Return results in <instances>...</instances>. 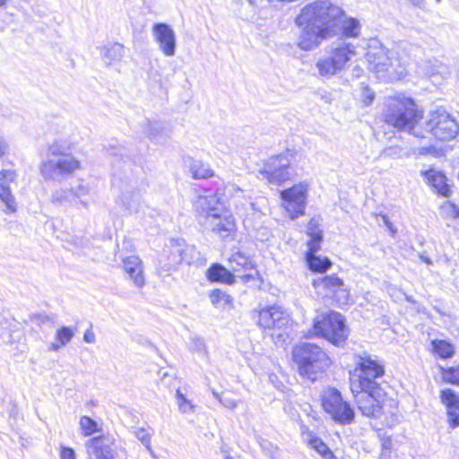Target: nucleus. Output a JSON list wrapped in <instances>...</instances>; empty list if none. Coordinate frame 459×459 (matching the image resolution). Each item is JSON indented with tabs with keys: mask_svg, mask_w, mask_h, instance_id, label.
I'll use <instances>...</instances> for the list:
<instances>
[{
	"mask_svg": "<svg viewBox=\"0 0 459 459\" xmlns=\"http://www.w3.org/2000/svg\"><path fill=\"white\" fill-rule=\"evenodd\" d=\"M385 122L400 130L408 131L418 138H424L425 133H431L437 139L447 141L455 138L459 126L444 108H437L429 114L423 130L419 122L422 119L414 101L410 98H393L388 100L385 112Z\"/></svg>",
	"mask_w": 459,
	"mask_h": 459,
	"instance_id": "nucleus-1",
	"label": "nucleus"
},
{
	"mask_svg": "<svg viewBox=\"0 0 459 459\" xmlns=\"http://www.w3.org/2000/svg\"><path fill=\"white\" fill-rule=\"evenodd\" d=\"M344 11L329 0H316L304 6L295 22L301 29L298 47L305 51L317 48L333 36Z\"/></svg>",
	"mask_w": 459,
	"mask_h": 459,
	"instance_id": "nucleus-2",
	"label": "nucleus"
},
{
	"mask_svg": "<svg viewBox=\"0 0 459 459\" xmlns=\"http://www.w3.org/2000/svg\"><path fill=\"white\" fill-rule=\"evenodd\" d=\"M368 68L381 79L402 78L406 74L408 57L401 53V48L391 50L383 46L370 47L366 53Z\"/></svg>",
	"mask_w": 459,
	"mask_h": 459,
	"instance_id": "nucleus-3",
	"label": "nucleus"
},
{
	"mask_svg": "<svg viewBox=\"0 0 459 459\" xmlns=\"http://www.w3.org/2000/svg\"><path fill=\"white\" fill-rule=\"evenodd\" d=\"M292 354L299 374L312 381L316 379L317 373H323L331 365V359L323 349L309 342L296 346Z\"/></svg>",
	"mask_w": 459,
	"mask_h": 459,
	"instance_id": "nucleus-4",
	"label": "nucleus"
},
{
	"mask_svg": "<svg viewBox=\"0 0 459 459\" xmlns=\"http://www.w3.org/2000/svg\"><path fill=\"white\" fill-rule=\"evenodd\" d=\"M355 55L356 47L350 42H342L331 48L327 55L319 57L316 62L318 75L329 79L341 74Z\"/></svg>",
	"mask_w": 459,
	"mask_h": 459,
	"instance_id": "nucleus-5",
	"label": "nucleus"
},
{
	"mask_svg": "<svg viewBox=\"0 0 459 459\" xmlns=\"http://www.w3.org/2000/svg\"><path fill=\"white\" fill-rule=\"evenodd\" d=\"M355 370L359 373L351 379V390L353 394L359 391H369L377 394V397L385 395V392L377 382L384 375L381 365L370 359H361Z\"/></svg>",
	"mask_w": 459,
	"mask_h": 459,
	"instance_id": "nucleus-6",
	"label": "nucleus"
},
{
	"mask_svg": "<svg viewBox=\"0 0 459 459\" xmlns=\"http://www.w3.org/2000/svg\"><path fill=\"white\" fill-rule=\"evenodd\" d=\"M316 335H321L335 346H342L349 336L345 318L338 312L330 311L316 317L314 321Z\"/></svg>",
	"mask_w": 459,
	"mask_h": 459,
	"instance_id": "nucleus-7",
	"label": "nucleus"
},
{
	"mask_svg": "<svg viewBox=\"0 0 459 459\" xmlns=\"http://www.w3.org/2000/svg\"><path fill=\"white\" fill-rule=\"evenodd\" d=\"M320 397L324 411L335 423L350 425L354 421V410L348 402L343 400L338 389L328 387L323 390Z\"/></svg>",
	"mask_w": 459,
	"mask_h": 459,
	"instance_id": "nucleus-8",
	"label": "nucleus"
},
{
	"mask_svg": "<svg viewBox=\"0 0 459 459\" xmlns=\"http://www.w3.org/2000/svg\"><path fill=\"white\" fill-rule=\"evenodd\" d=\"M82 168L81 161L73 155H65L41 161L39 172L45 181L61 183L74 175Z\"/></svg>",
	"mask_w": 459,
	"mask_h": 459,
	"instance_id": "nucleus-9",
	"label": "nucleus"
},
{
	"mask_svg": "<svg viewBox=\"0 0 459 459\" xmlns=\"http://www.w3.org/2000/svg\"><path fill=\"white\" fill-rule=\"evenodd\" d=\"M89 456L94 459H125V451L111 434L90 438L85 443Z\"/></svg>",
	"mask_w": 459,
	"mask_h": 459,
	"instance_id": "nucleus-10",
	"label": "nucleus"
},
{
	"mask_svg": "<svg viewBox=\"0 0 459 459\" xmlns=\"http://www.w3.org/2000/svg\"><path fill=\"white\" fill-rule=\"evenodd\" d=\"M290 318L280 307L273 306L261 309L258 312V324L260 327L273 331L270 335L278 343L284 341L285 332L283 328L289 324Z\"/></svg>",
	"mask_w": 459,
	"mask_h": 459,
	"instance_id": "nucleus-11",
	"label": "nucleus"
},
{
	"mask_svg": "<svg viewBox=\"0 0 459 459\" xmlns=\"http://www.w3.org/2000/svg\"><path fill=\"white\" fill-rule=\"evenodd\" d=\"M258 173L259 178L266 179L269 184L280 186L291 177L290 160L287 154L271 157Z\"/></svg>",
	"mask_w": 459,
	"mask_h": 459,
	"instance_id": "nucleus-12",
	"label": "nucleus"
},
{
	"mask_svg": "<svg viewBox=\"0 0 459 459\" xmlns=\"http://www.w3.org/2000/svg\"><path fill=\"white\" fill-rule=\"evenodd\" d=\"M313 287L326 297H333L340 303H346L349 299V291L345 288L343 281L334 274L318 277L313 280Z\"/></svg>",
	"mask_w": 459,
	"mask_h": 459,
	"instance_id": "nucleus-13",
	"label": "nucleus"
},
{
	"mask_svg": "<svg viewBox=\"0 0 459 459\" xmlns=\"http://www.w3.org/2000/svg\"><path fill=\"white\" fill-rule=\"evenodd\" d=\"M307 186L305 184L295 185L281 193L284 208L291 219L304 214Z\"/></svg>",
	"mask_w": 459,
	"mask_h": 459,
	"instance_id": "nucleus-14",
	"label": "nucleus"
},
{
	"mask_svg": "<svg viewBox=\"0 0 459 459\" xmlns=\"http://www.w3.org/2000/svg\"><path fill=\"white\" fill-rule=\"evenodd\" d=\"M203 225L207 230L222 239L231 237L236 231L235 218L229 210L212 216L208 221L203 222Z\"/></svg>",
	"mask_w": 459,
	"mask_h": 459,
	"instance_id": "nucleus-15",
	"label": "nucleus"
},
{
	"mask_svg": "<svg viewBox=\"0 0 459 459\" xmlns=\"http://www.w3.org/2000/svg\"><path fill=\"white\" fill-rule=\"evenodd\" d=\"M358 409L364 416L380 418L382 415L383 402L385 395L377 397V394L369 391H359L353 394Z\"/></svg>",
	"mask_w": 459,
	"mask_h": 459,
	"instance_id": "nucleus-16",
	"label": "nucleus"
},
{
	"mask_svg": "<svg viewBox=\"0 0 459 459\" xmlns=\"http://www.w3.org/2000/svg\"><path fill=\"white\" fill-rule=\"evenodd\" d=\"M141 127L143 134L156 144H166L172 134V126L166 121L146 119Z\"/></svg>",
	"mask_w": 459,
	"mask_h": 459,
	"instance_id": "nucleus-17",
	"label": "nucleus"
},
{
	"mask_svg": "<svg viewBox=\"0 0 459 459\" xmlns=\"http://www.w3.org/2000/svg\"><path fill=\"white\" fill-rule=\"evenodd\" d=\"M152 33L159 45L160 50L166 56H173L176 53V34L172 28L167 23H155L152 27Z\"/></svg>",
	"mask_w": 459,
	"mask_h": 459,
	"instance_id": "nucleus-18",
	"label": "nucleus"
},
{
	"mask_svg": "<svg viewBox=\"0 0 459 459\" xmlns=\"http://www.w3.org/2000/svg\"><path fill=\"white\" fill-rule=\"evenodd\" d=\"M17 173L14 169L0 170V200L4 204L6 213L17 211V204L10 189V184L15 182Z\"/></svg>",
	"mask_w": 459,
	"mask_h": 459,
	"instance_id": "nucleus-19",
	"label": "nucleus"
},
{
	"mask_svg": "<svg viewBox=\"0 0 459 459\" xmlns=\"http://www.w3.org/2000/svg\"><path fill=\"white\" fill-rule=\"evenodd\" d=\"M195 207L198 215L203 219L202 223L208 221L212 216H216L227 210L216 195L199 196Z\"/></svg>",
	"mask_w": 459,
	"mask_h": 459,
	"instance_id": "nucleus-20",
	"label": "nucleus"
},
{
	"mask_svg": "<svg viewBox=\"0 0 459 459\" xmlns=\"http://www.w3.org/2000/svg\"><path fill=\"white\" fill-rule=\"evenodd\" d=\"M440 400L446 407L449 427H459V395L454 390L446 388L441 390Z\"/></svg>",
	"mask_w": 459,
	"mask_h": 459,
	"instance_id": "nucleus-21",
	"label": "nucleus"
},
{
	"mask_svg": "<svg viewBox=\"0 0 459 459\" xmlns=\"http://www.w3.org/2000/svg\"><path fill=\"white\" fill-rule=\"evenodd\" d=\"M116 204L122 213L126 216L138 213L143 208V201L140 193L131 190L123 191L120 195H118Z\"/></svg>",
	"mask_w": 459,
	"mask_h": 459,
	"instance_id": "nucleus-22",
	"label": "nucleus"
},
{
	"mask_svg": "<svg viewBox=\"0 0 459 459\" xmlns=\"http://www.w3.org/2000/svg\"><path fill=\"white\" fill-rule=\"evenodd\" d=\"M123 268L134 286L139 289L144 286L143 264L139 256L130 255L124 258Z\"/></svg>",
	"mask_w": 459,
	"mask_h": 459,
	"instance_id": "nucleus-23",
	"label": "nucleus"
},
{
	"mask_svg": "<svg viewBox=\"0 0 459 459\" xmlns=\"http://www.w3.org/2000/svg\"><path fill=\"white\" fill-rule=\"evenodd\" d=\"M421 174L427 179L428 183L441 195L448 196L451 193L450 186L447 184L446 177L440 171L430 169L421 171Z\"/></svg>",
	"mask_w": 459,
	"mask_h": 459,
	"instance_id": "nucleus-24",
	"label": "nucleus"
},
{
	"mask_svg": "<svg viewBox=\"0 0 459 459\" xmlns=\"http://www.w3.org/2000/svg\"><path fill=\"white\" fill-rule=\"evenodd\" d=\"M184 164L194 179H206L214 176V171L210 165L203 160L186 157L184 159Z\"/></svg>",
	"mask_w": 459,
	"mask_h": 459,
	"instance_id": "nucleus-25",
	"label": "nucleus"
},
{
	"mask_svg": "<svg viewBox=\"0 0 459 459\" xmlns=\"http://www.w3.org/2000/svg\"><path fill=\"white\" fill-rule=\"evenodd\" d=\"M320 248L321 247H315L314 249L307 248L306 252V261L309 270L317 273H324L331 267L332 263L327 257L322 258L321 256L316 255V253Z\"/></svg>",
	"mask_w": 459,
	"mask_h": 459,
	"instance_id": "nucleus-26",
	"label": "nucleus"
},
{
	"mask_svg": "<svg viewBox=\"0 0 459 459\" xmlns=\"http://www.w3.org/2000/svg\"><path fill=\"white\" fill-rule=\"evenodd\" d=\"M73 190L74 206L77 209L81 207L83 209H89L91 204V187L88 185L82 183L71 187Z\"/></svg>",
	"mask_w": 459,
	"mask_h": 459,
	"instance_id": "nucleus-27",
	"label": "nucleus"
},
{
	"mask_svg": "<svg viewBox=\"0 0 459 459\" xmlns=\"http://www.w3.org/2000/svg\"><path fill=\"white\" fill-rule=\"evenodd\" d=\"M207 278L210 281L231 284L234 282V275L220 264H213L207 270Z\"/></svg>",
	"mask_w": 459,
	"mask_h": 459,
	"instance_id": "nucleus-28",
	"label": "nucleus"
},
{
	"mask_svg": "<svg viewBox=\"0 0 459 459\" xmlns=\"http://www.w3.org/2000/svg\"><path fill=\"white\" fill-rule=\"evenodd\" d=\"M229 263L231 269L236 273H239L241 271L247 272L254 269V263L251 257L241 251L233 253L229 258Z\"/></svg>",
	"mask_w": 459,
	"mask_h": 459,
	"instance_id": "nucleus-29",
	"label": "nucleus"
},
{
	"mask_svg": "<svg viewBox=\"0 0 459 459\" xmlns=\"http://www.w3.org/2000/svg\"><path fill=\"white\" fill-rule=\"evenodd\" d=\"M307 234L310 239L307 241V248L321 247L323 241V230L320 228V221L312 218L307 227Z\"/></svg>",
	"mask_w": 459,
	"mask_h": 459,
	"instance_id": "nucleus-30",
	"label": "nucleus"
},
{
	"mask_svg": "<svg viewBox=\"0 0 459 459\" xmlns=\"http://www.w3.org/2000/svg\"><path fill=\"white\" fill-rule=\"evenodd\" d=\"M176 252L179 255V259L177 263H186L187 264H203V257L201 253L195 246L186 245L183 248H177Z\"/></svg>",
	"mask_w": 459,
	"mask_h": 459,
	"instance_id": "nucleus-31",
	"label": "nucleus"
},
{
	"mask_svg": "<svg viewBox=\"0 0 459 459\" xmlns=\"http://www.w3.org/2000/svg\"><path fill=\"white\" fill-rule=\"evenodd\" d=\"M101 54L104 60L110 65L122 59L125 55V47L118 42L108 43L103 47Z\"/></svg>",
	"mask_w": 459,
	"mask_h": 459,
	"instance_id": "nucleus-32",
	"label": "nucleus"
},
{
	"mask_svg": "<svg viewBox=\"0 0 459 459\" xmlns=\"http://www.w3.org/2000/svg\"><path fill=\"white\" fill-rule=\"evenodd\" d=\"M307 437L308 446L315 449L323 459H336V456L321 438L312 433H308Z\"/></svg>",
	"mask_w": 459,
	"mask_h": 459,
	"instance_id": "nucleus-33",
	"label": "nucleus"
},
{
	"mask_svg": "<svg viewBox=\"0 0 459 459\" xmlns=\"http://www.w3.org/2000/svg\"><path fill=\"white\" fill-rule=\"evenodd\" d=\"M73 190L71 187H60L56 189L50 197L51 203L56 205L68 204L74 206Z\"/></svg>",
	"mask_w": 459,
	"mask_h": 459,
	"instance_id": "nucleus-34",
	"label": "nucleus"
},
{
	"mask_svg": "<svg viewBox=\"0 0 459 459\" xmlns=\"http://www.w3.org/2000/svg\"><path fill=\"white\" fill-rule=\"evenodd\" d=\"M71 144L65 140H56L48 147L49 156L47 159H56L70 153Z\"/></svg>",
	"mask_w": 459,
	"mask_h": 459,
	"instance_id": "nucleus-35",
	"label": "nucleus"
},
{
	"mask_svg": "<svg viewBox=\"0 0 459 459\" xmlns=\"http://www.w3.org/2000/svg\"><path fill=\"white\" fill-rule=\"evenodd\" d=\"M360 23L356 18H347L342 23V33L346 38H357L359 35Z\"/></svg>",
	"mask_w": 459,
	"mask_h": 459,
	"instance_id": "nucleus-36",
	"label": "nucleus"
},
{
	"mask_svg": "<svg viewBox=\"0 0 459 459\" xmlns=\"http://www.w3.org/2000/svg\"><path fill=\"white\" fill-rule=\"evenodd\" d=\"M411 150L407 147H402L399 145H393L385 148L382 152L380 156L384 158H389V159H403V158H409L411 156Z\"/></svg>",
	"mask_w": 459,
	"mask_h": 459,
	"instance_id": "nucleus-37",
	"label": "nucleus"
},
{
	"mask_svg": "<svg viewBox=\"0 0 459 459\" xmlns=\"http://www.w3.org/2000/svg\"><path fill=\"white\" fill-rule=\"evenodd\" d=\"M210 299L213 305L222 307L230 306L232 302L231 297L219 289L211 291Z\"/></svg>",
	"mask_w": 459,
	"mask_h": 459,
	"instance_id": "nucleus-38",
	"label": "nucleus"
},
{
	"mask_svg": "<svg viewBox=\"0 0 459 459\" xmlns=\"http://www.w3.org/2000/svg\"><path fill=\"white\" fill-rule=\"evenodd\" d=\"M435 351L442 358H451L455 353L454 346L446 341L432 342Z\"/></svg>",
	"mask_w": 459,
	"mask_h": 459,
	"instance_id": "nucleus-39",
	"label": "nucleus"
},
{
	"mask_svg": "<svg viewBox=\"0 0 459 459\" xmlns=\"http://www.w3.org/2000/svg\"><path fill=\"white\" fill-rule=\"evenodd\" d=\"M440 212L444 218H451L454 220L459 218V207L450 201H446L441 205Z\"/></svg>",
	"mask_w": 459,
	"mask_h": 459,
	"instance_id": "nucleus-40",
	"label": "nucleus"
},
{
	"mask_svg": "<svg viewBox=\"0 0 459 459\" xmlns=\"http://www.w3.org/2000/svg\"><path fill=\"white\" fill-rule=\"evenodd\" d=\"M442 377L444 381L459 385V365L457 367H451L442 368Z\"/></svg>",
	"mask_w": 459,
	"mask_h": 459,
	"instance_id": "nucleus-41",
	"label": "nucleus"
},
{
	"mask_svg": "<svg viewBox=\"0 0 459 459\" xmlns=\"http://www.w3.org/2000/svg\"><path fill=\"white\" fill-rule=\"evenodd\" d=\"M80 427L84 436H91L97 431V422L88 416L81 418Z\"/></svg>",
	"mask_w": 459,
	"mask_h": 459,
	"instance_id": "nucleus-42",
	"label": "nucleus"
},
{
	"mask_svg": "<svg viewBox=\"0 0 459 459\" xmlns=\"http://www.w3.org/2000/svg\"><path fill=\"white\" fill-rule=\"evenodd\" d=\"M74 333V330L71 327L62 326L57 329L56 338L60 342V345H65L72 340Z\"/></svg>",
	"mask_w": 459,
	"mask_h": 459,
	"instance_id": "nucleus-43",
	"label": "nucleus"
},
{
	"mask_svg": "<svg viewBox=\"0 0 459 459\" xmlns=\"http://www.w3.org/2000/svg\"><path fill=\"white\" fill-rule=\"evenodd\" d=\"M177 403L179 410L184 413L193 412L194 405L192 403L186 398V396L180 392L179 389L176 392Z\"/></svg>",
	"mask_w": 459,
	"mask_h": 459,
	"instance_id": "nucleus-44",
	"label": "nucleus"
},
{
	"mask_svg": "<svg viewBox=\"0 0 459 459\" xmlns=\"http://www.w3.org/2000/svg\"><path fill=\"white\" fill-rule=\"evenodd\" d=\"M136 438L145 446L146 449H150L152 435L144 428H136L134 431Z\"/></svg>",
	"mask_w": 459,
	"mask_h": 459,
	"instance_id": "nucleus-45",
	"label": "nucleus"
},
{
	"mask_svg": "<svg viewBox=\"0 0 459 459\" xmlns=\"http://www.w3.org/2000/svg\"><path fill=\"white\" fill-rule=\"evenodd\" d=\"M191 348L204 355L207 354V349L204 342V340L202 337L199 336H194L191 340Z\"/></svg>",
	"mask_w": 459,
	"mask_h": 459,
	"instance_id": "nucleus-46",
	"label": "nucleus"
},
{
	"mask_svg": "<svg viewBox=\"0 0 459 459\" xmlns=\"http://www.w3.org/2000/svg\"><path fill=\"white\" fill-rule=\"evenodd\" d=\"M60 458L61 459H76L75 452L71 447L61 446Z\"/></svg>",
	"mask_w": 459,
	"mask_h": 459,
	"instance_id": "nucleus-47",
	"label": "nucleus"
},
{
	"mask_svg": "<svg viewBox=\"0 0 459 459\" xmlns=\"http://www.w3.org/2000/svg\"><path fill=\"white\" fill-rule=\"evenodd\" d=\"M362 97L363 101L366 105H369L372 103L375 98V93L372 90H370L368 87H364L362 90Z\"/></svg>",
	"mask_w": 459,
	"mask_h": 459,
	"instance_id": "nucleus-48",
	"label": "nucleus"
},
{
	"mask_svg": "<svg viewBox=\"0 0 459 459\" xmlns=\"http://www.w3.org/2000/svg\"><path fill=\"white\" fill-rule=\"evenodd\" d=\"M220 403L226 408L233 409L237 406L238 403L233 398L223 395L220 398Z\"/></svg>",
	"mask_w": 459,
	"mask_h": 459,
	"instance_id": "nucleus-49",
	"label": "nucleus"
},
{
	"mask_svg": "<svg viewBox=\"0 0 459 459\" xmlns=\"http://www.w3.org/2000/svg\"><path fill=\"white\" fill-rule=\"evenodd\" d=\"M83 340L87 343H94L96 342L95 333L91 328H89L84 332Z\"/></svg>",
	"mask_w": 459,
	"mask_h": 459,
	"instance_id": "nucleus-50",
	"label": "nucleus"
},
{
	"mask_svg": "<svg viewBox=\"0 0 459 459\" xmlns=\"http://www.w3.org/2000/svg\"><path fill=\"white\" fill-rule=\"evenodd\" d=\"M7 151V144L0 138V157L3 156Z\"/></svg>",
	"mask_w": 459,
	"mask_h": 459,
	"instance_id": "nucleus-51",
	"label": "nucleus"
},
{
	"mask_svg": "<svg viewBox=\"0 0 459 459\" xmlns=\"http://www.w3.org/2000/svg\"><path fill=\"white\" fill-rule=\"evenodd\" d=\"M226 191L231 193L233 191L241 192L242 190L234 184H230L226 186Z\"/></svg>",
	"mask_w": 459,
	"mask_h": 459,
	"instance_id": "nucleus-52",
	"label": "nucleus"
},
{
	"mask_svg": "<svg viewBox=\"0 0 459 459\" xmlns=\"http://www.w3.org/2000/svg\"><path fill=\"white\" fill-rule=\"evenodd\" d=\"M382 221L386 227H388L392 222L389 221V218L386 214L381 215Z\"/></svg>",
	"mask_w": 459,
	"mask_h": 459,
	"instance_id": "nucleus-53",
	"label": "nucleus"
},
{
	"mask_svg": "<svg viewBox=\"0 0 459 459\" xmlns=\"http://www.w3.org/2000/svg\"><path fill=\"white\" fill-rule=\"evenodd\" d=\"M429 152V148H420L418 152L419 154L420 155H424V154H427Z\"/></svg>",
	"mask_w": 459,
	"mask_h": 459,
	"instance_id": "nucleus-54",
	"label": "nucleus"
},
{
	"mask_svg": "<svg viewBox=\"0 0 459 459\" xmlns=\"http://www.w3.org/2000/svg\"><path fill=\"white\" fill-rule=\"evenodd\" d=\"M212 395L215 399H217L220 402V398H222L223 395H221L218 392L215 390H212Z\"/></svg>",
	"mask_w": 459,
	"mask_h": 459,
	"instance_id": "nucleus-55",
	"label": "nucleus"
},
{
	"mask_svg": "<svg viewBox=\"0 0 459 459\" xmlns=\"http://www.w3.org/2000/svg\"><path fill=\"white\" fill-rule=\"evenodd\" d=\"M212 395L215 399H217L220 402V398H222L223 395H221L218 392L215 390H212Z\"/></svg>",
	"mask_w": 459,
	"mask_h": 459,
	"instance_id": "nucleus-56",
	"label": "nucleus"
},
{
	"mask_svg": "<svg viewBox=\"0 0 459 459\" xmlns=\"http://www.w3.org/2000/svg\"><path fill=\"white\" fill-rule=\"evenodd\" d=\"M62 345H60V342L59 343H52L51 344V349L53 351H57Z\"/></svg>",
	"mask_w": 459,
	"mask_h": 459,
	"instance_id": "nucleus-57",
	"label": "nucleus"
},
{
	"mask_svg": "<svg viewBox=\"0 0 459 459\" xmlns=\"http://www.w3.org/2000/svg\"><path fill=\"white\" fill-rule=\"evenodd\" d=\"M387 229H388V230H389L393 234H394V233L396 232V230L394 229V227L393 223H391V224L387 227Z\"/></svg>",
	"mask_w": 459,
	"mask_h": 459,
	"instance_id": "nucleus-58",
	"label": "nucleus"
},
{
	"mask_svg": "<svg viewBox=\"0 0 459 459\" xmlns=\"http://www.w3.org/2000/svg\"><path fill=\"white\" fill-rule=\"evenodd\" d=\"M147 451L150 453V455H151L153 458H156L155 453H154V451L152 450V445H151V444H150V449H147Z\"/></svg>",
	"mask_w": 459,
	"mask_h": 459,
	"instance_id": "nucleus-59",
	"label": "nucleus"
},
{
	"mask_svg": "<svg viewBox=\"0 0 459 459\" xmlns=\"http://www.w3.org/2000/svg\"><path fill=\"white\" fill-rule=\"evenodd\" d=\"M405 299H406L408 302L415 303V300L412 299V297H411V296H408V295H406V296H405Z\"/></svg>",
	"mask_w": 459,
	"mask_h": 459,
	"instance_id": "nucleus-60",
	"label": "nucleus"
},
{
	"mask_svg": "<svg viewBox=\"0 0 459 459\" xmlns=\"http://www.w3.org/2000/svg\"><path fill=\"white\" fill-rule=\"evenodd\" d=\"M8 0H0V8L4 7Z\"/></svg>",
	"mask_w": 459,
	"mask_h": 459,
	"instance_id": "nucleus-61",
	"label": "nucleus"
},
{
	"mask_svg": "<svg viewBox=\"0 0 459 459\" xmlns=\"http://www.w3.org/2000/svg\"><path fill=\"white\" fill-rule=\"evenodd\" d=\"M39 317L41 318L42 322H44L45 320H48V316H39Z\"/></svg>",
	"mask_w": 459,
	"mask_h": 459,
	"instance_id": "nucleus-62",
	"label": "nucleus"
},
{
	"mask_svg": "<svg viewBox=\"0 0 459 459\" xmlns=\"http://www.w3.org/2000/svg\"><path fill=\"white\" fill-rule=\"evenodd\" d=\"M245 277H253L252 274H246Z\"/></svg>",
	"mask_w": 459,
	"mask_h": 459,
	"instance_id": "nucleus-63",
	"label": "nucleus"
},
{
	"mask_svg": "<svg viewBox=\"0 0 459 459\" xmlns=\"http://www.w3.org/2000/svg\"><path fill=\"white\" fill-rule=\"evenodd\" d=\"M225 459H232L231 456L228 455Z\"/></svg>",
	"mask_w": 459,
	"mask_h": 459,
	"instance_id": "nucleus-64",
	"label": "nucleus"
}]
</instances>
